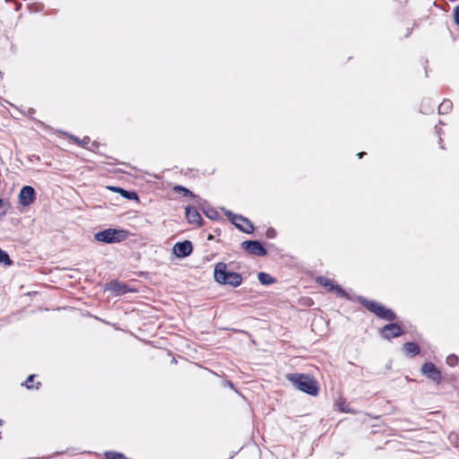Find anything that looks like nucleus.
Returning <instances> with one entry per match:
<instances>
[{
    "label": "nucleus",
    "instance_id": "5",
    "mask_svg": "<svg viewBox=\"0 0 459 459\" xmlns=\"http://www.w3.org/2000/svg\"><path fill=\"white\" fill-rule=\"evenodd\" d=\"M221 210L229 221L240 231L247 234H252L254 232V225L249 219L240 214H235L225 208H221Z\"/></svg>",
    "mask_w": 459,
    "mask_h": 459
},
{
    "label": "nucleus",
    "instance_id": "30",
    "mask_svg": "<svg viewBox=\"0 0 459 459\" xmlns=\"http://www.w3.org/2000/svg\"><path fill=\"white\" fill-rule=\"evenodd\" d=\"M213 232H214L215 234H217L218 236H220V235H221V229H219V228H215V229L213 230Z\"/></svg>",
    "mask_w": 459,
    "mask_h": 459
},
{
    "label": "nucleus",
    "instance_id": "27",
    "mask_svg": "<svg viewBox=\"0 0 459 459\" xmlns=\"http://www.w3.org/2000/svg\"><path fill=\"white\" fill-rule=\"evenodd\" d=\"M265 235L268 238H273L276 236V231L274 229L270 228L266 230Z\"/></svg>",
    "mask_w": 459,
    "mask_h": 459
},
{
    "label": "nucleus",
    "instance_id": "20",
    "mask_svg": "<svg viewBox=\"0 0 459 459\" xmlns=\"http://www.w3.org/2000/svg\"><path fill=\"white\" fill-rule=\"evenodd\" d=\"M13 264V260L10 258L9 255L6 251L3 250L0 247V264L4 265H12Z\"/></svg>",
    "mask_w": 459,
    "mask_h": 459
},
{
    "label": "nucleus",
    "instance_id": "32",
    "mask_svg": "<svg viewBox=\"0 0 459 459\" xmlns=\"http://www.w3.org/2000/svg\"><path fill=\"white\" fill-rule=\"evenodd\" d=\"M214 238H214V236H213L212 234H209V235L207 236V240H214Z\"/></svg>",
    "mask_w": 459,
    "mask_h": 459
},
{
    "label": "nucleus",
    "instance_id": "16",
    "mask_svg": "<svg viewBox=\"0 0 459 459\" xmlns=\"http://www.w3.org/2000/svg\"><path fill=\"white\" fill-rule=\"evenodd\" d=\"M453 108V102L445 99L438 106V114L445 115L449 113Z\"/></svg>",
    "mask_w": 459,
    "mask_h": 459
},
{
    "label": "nucleus",
    "instance_id": "33",
    "mask_svg": "<svg viewBox=\"0 0 459 459\" xmlns=\"http://www.w3.org/2000/svg\"><path fill=\"white\" fill-rule=\"evenodd\" d=\"M34 113H35V109H34V108H30L29 109V114H30V115H31V114H34Z\"/></svg>",
    "mask_w": 459,
    "mask_h": 459
},
{
    "label": "nucleus",
    "instance_id": "23",
    "mask_svg": "<svg viewBox=\"0 0 459 459\" xmlns=\"http://www.w3.org/2000/svg\"><path fill=\"white\" fill-rule=\"evenodd\" d=\"M10 208V204L8 202H4V200L0 197V216L5 215Z\"/></svg>",
    "mask_w": 459,
    "mask_h": 459
},
{
    "label": "nucleus",
    "instance_id": "12",
    "mask_svg": "<svg viewBox=\"0 0 459 459\" xmlns=\"http://www.w3.org/2000/svg\"><path fill=\"white\" fill-rule=\"evenodd\" d=\"M199 208L207 218H209L212 221L222 220L220 213L213 207H211L207 204V202H204L203 204H200Z\"/></svg>",
    "mask_w": 459,
    "mask_h": 459
},
{
    "label": "nucleus",
    "instance_id": "9",
    "mask_svg": "<svg viewBox=\"0 0 459 459\" xmlns=\"http://www.w3.org/2000/svg\"><path fill=\"white\" fill-rule=\"evenodd\" d=\"M106 290H110L116 296L124 295L127 292H134L135 290L130 288L126 283L113 280L107 283Z\"/></svg>",
    "mask_w": 459,
    "mask_h": 459
},
{
    "label": "nucleus",
    "instance_id": "17",
    "mask_svg": "<svg viewBox=\"0 0 459 459\" xmlns=\"http://www.w3.org/2000/svg\"><path fill=\"white\" fill-rule=\"evenodd\" d=\"M120 195L127 200L140 202L138 194L134 190H126L123 188L121 190Z\"/></svg>",
    "mask_w": 459,
    "mask_h": 459
},
{
    "label": "nucleus",
    "instance_id": "3",
    "mask_svg": "<svg viewBox=\"0 0 459 459\" xmlns=\"http://www.w3.org/2000/svg\"><path fill=\"white\" fill-rule=\"evenodd\" d=\"M213 278L217 283L233 288L240 286L243 282L241 274L229 271L227 264L223 262H219L214 265Z\"/></svg>",
    "mask_w": 459,
    "mask_h": 459
},
{
    "label": "nucleus",
    "instance_id": "34",
    "mask_svg": "<svg viewBox=\"0 0 459 459\" xmlns=\"http://www.w3.org/2000/svg\"><path fill=\"white\" fill-rule=\"evenodd\" d=\"M92 146L95 147V148H98L99 147V143L93 142L92 143Z\"/></svg>",
    "mask_w": 459,
    "mask_h": 459
},
{
    "label": "nucleus",
    "instance_id": "35",
    "mask_svg": "<svg viewBox=\"0 0 459 459\" xmlns=\"http://www.w3.org/2000/svg\"><path fill=\"white\" fill-rule=\"evenodd\" d=\"M436 130H437V133L438 134H440L441 130H438V129H437V126H436Z\"/></svg>",
    "mask_w": 459,
    "mask_h": 459
},
{
    "label": "nucleus",
    "instance_id": "7",
    "mask_svg": "<svg viewBox=\"0 0 459 459\" xmlns=\"http://www.w3.org/2000/svg\"><path fill=\"white\" fill-rule=\"evenodd\" d=\"M422 375L436 384H440L442 381L441 371L436 367L433 362H425L420 368Z\"/></svg>",
    "mask_w": 459,
    "mask_h": 459
},
{
    "label": "nucleus",
    "instance_id": "14",
    "mask_svg": "<svg viewBox=\"0 0 459 459\" xmlns=\"http://www.w3.org/2000/svg\"><path fill=\"white\" fill-rule=\"evenodd\" d=\"M258 281L262 285H271L276 282V279L271 276L269 273L264 272H260L257 275Z\"/></svg>",
    "mask_w": 459,
    "mask_h": 459
},
{
    "label": "nucleus",
    "instance_id": "19",
    "mask_svg": "<svg viewBox=\"0 0 459 459\" xmlns=\"http://www.w3.org/2000/svg\"><path fill=\"white\" fill-rule=\"evenodd\" d=\"M69 138L73 140L75 143H77L79 146L87 148V145L90 143L91 139L89 136H84L82 139H80L79 137L75 135H69Z\"/></svg>",
    "mask_w": 459,
    "mask_h": 459
},
{
    "label": "nucleus",
    "instance_id": "37",
    "mask_svg": "<svg viewBox=\"0 0 459 459\" xmlns=\"http://www.w3.org/2000/svg\"><path fill=\"white\" fill-rule=\"evenodd\" d=\"M443 140L441 137H439V143H442Z\"/></svg>",
    "mask_w": 459,
    "mask_h": 459
},
{
    "label": "nucleus",
    "instance_id": "1",
    "mask_svg": "<svg viewBox=\"0 0 459 459\" xmlns=\"http://www.w3.org/2000/svg\"><path fill=\"white\" fill-rule=\"evenodd\" d=\"M357 299L360 305L378 318L391 322L379 329L380 336L383 339L390 341L404 333L402 325L394 322L397 318V316L391 308L385 307L376 300L368 299L363 296H359Z\"/></svg>",
    "mask_w": 459,
    "mask_h": 459
},
{
    "label": "nucleus",
    "instance_id": "36",
    "mask_svg": "<svg viewBox=\"0 0 459 459\" xmlns=\"http://www.w3.org/2000/svg\"><path fill=\"white\" fill-rule=\"evenodd\" d=\"M3 424H4V420H0V426H2Z\"/></svg>",
    "mask_w": 459,
    "mask_h": 459
},
{
    "label": "nucleus",
    "instance_id": "26",
    "mask_svg": "<svg viewBox=\"0 0 459 459\" xmlns=\"http://www.w3.org/2000/svg\"><path fill=\"white\" fill-rule=\"evenodd\" d=\"M454 21L459 26V5L454 9Z\"/></svg>",
    "mask_w": 459,
    "mask_h": 459
},
{
    "label": "nucleus",
    "instance_id": "29",
    "mask_svg": "<svg viewBox=\"0 0 459 459\" xmlns=\"http://www.w3.org/2000/svg\"><path fill=\"white\" fill-rule=\"evenodd\" d=\"M225 385L232 389H234V384L230 380H227Z\"/></svg>",
    "mask_w": 459,
    "mask_h": 459
},
{
    "label": "nucleus",
    "instance_id": "21",
    "mask_svg": "<svg viewBox=\"0 0 459 459\" xmlns=\"http://www.w3.org/2000/svg\"><path fill=\"white\" fill-rule=\"evenodd\" d=\"M35 377H36V375H34V374L30 375L27 377V379L25 380V382L22 384V385H25L27 389H33V388L39 389L41 386V383L40 382H38L36 384V385H32Z\"/></svg>",
    "mask_w": 459,
    "mask_h": 459
},
{
    "label": "nucleus",
    "instance_id": "31",
    "mask_svg": "<svg viewBox=\"0 0 459 459\" xmlns=\"http://www.w3.org/2000/svg\"><path fill=\"white\" fill-rule=\"evenodd\" d=\"M359 159H361L364 155H366L365 152H359L358 154Z\"/></svg>",
    "mask_w": 459,
    "mask_h": 459
},
{
    "label": "nucleus",
    "instance_id": "6",
    "mask_svg": "<svg viewBox=\"0 0 459 459\" xmlns=\"http://www.w3.org/2000/svg\"><path fill=\"white\" fill-rule=\"evenodd\" d=\"M241 248L248 255L256 256H264L267 250L259 240H245L240 244Z\"/></svg>",
    "mask_w": 459,
    "mask_h": 459
},
{
    "label": "nucleus",
    "instance_id": "38",
    "mask_svg": "<svg viewBox=\"0 0 459 459\" xmlns=\"http://www.w3.org/2000/svg\"><path fill=\"white\" fill-rule=\"evenodd\" d=\"M449 439L451 440V442H454L452 439V435H450Z\"/></svg>",
    "mask_w": 459,
    "mask_h": 459
},
{
    "label": "nucleus",
    "instance_id": "8",
    "mask_svg": "<svg viewBox=\"0 0 459 459\" xmlns=\"http://www.w3.org/2000/svg\"><path fill=\"white\" fill-rule=\"evenodd\" d=\"M36 200V191L30 186H24L19 193V204L22 206H29Z\"/></svg>",
    "mask_w": 459,
    "mask_h": 459
},
{
    "label": "nucleus",
    "instance_id": "18",
    "mask_svg": "<svg viewBox=\"0 0 459 459\" xmlns=\"http://www.w3.org/2000/svg\"><path fill=\"white\" fill-rule=\"evenodd\" d=\"M173 191L178 194H182L184 196L195 197V195L192 191L181 185H176L173 187Z\"/></svg>",
    "mask_w": 459,
    "mask_h": 459
},
{
    "label": "nucleus",
    "instance_id": "11",
    "mask_svg": "<svg viewBox=\"0 0 459 459\" xmlns=\"http://www.w3.org/2000/svg\"><path fill=\"white\" fill-rule=\"evenodd\" d=\"M186 219L189 224H195L196 227H202L204 220L195 206L188 205L186 207Z\"/></svg>",
    "mask_w": 459,
    "mask_h": 459
},
{
    "label": "nucleus",
    "instance_id": "2",
    "mask_svg": "<svg viewBox=\"0 0 459 459\" xmlns=\"http://www.w3.org/2000/svg\"><path fill=\"white\" fill-rule=\"evenodd\" d=\"M286 378L301 392L316 396L319 393V385L316 379L307 374L290 373Z\"/></svg>",
    "mask_w": 459,
    "mask_h": 459
},
{
    "label": "nucleus",
    "instance_id": "10",
    "mask_svg": "<svg viewBox=\"0 0 459 459\" xmlns=\"http://www.w3.org/2000/svg\"><path fill=\"white\" fill-rule=\"evenodd\" d=\"M193 244L190 240L178 242L173 247V252L178 257H187L193 253Z\"/></svg>",
    "mask_w": 459,
    "mask_h": 459
},
{
    "label": "nucleus",
    "instance_id": "28",
    "mask_svg": "<svg viewBox=\"0 0 459 459\" xmlns=\"http://www.w3.org/2000/svg\"><path fill=\"white\" fill-rule=\"evenodd\" d=\"M108 188L110 191H112L114 193H117V194H119V195L121 193V190L123 189V187H121V186H108Z\"/></svg>",
    "mask_w": 459,
    "mask_h": 459
},
{
    "label": "nucleus",
    "instance_id": "13",
    "mask_svg": "<svg viewBox=\"0 0 459 459\" xmlns=\"http://www.w3.org/2000/svg\"><path fill=\"white\" fill-rule=\"evenodd\" d=\"M403 350L406 355H408L411 358L419 355L420 352V345L414 342H405L403 346Z\"/></svg>",
    "mask_w": 459,
    "mask_h": 459
},
{
    "label": "nucleus",
    "instance_id": "15",
    "mask_svg": "<svg viewBox=\"0 0 459 459\" xmlns=\"http://www.w3.org/2000/svg\"><path fill=\"white\" fill-rule=\"evenodd\" d=\"M316 282L318 284H320L321 286L326 288L328 290V291H330V292L333 291V288L335 286V283L333 282V280H331V279H329L327 277H325V276H319L316 279Z\"/></svg>",
    "mask_w": 459,
    "mask_h": 459
},
{
    "label": "nucleus",
    "instance_id": "4",
    "mask_svg": "<svg viewBox=\"0 0 459 459\" xmlns=\"http://www.w3.org/2000/svg\"><path fill=\"white\" fill-rule=\"evenodd\" d=\"M129 231L124 229H106L94 234L95 240L105 244L120 243L129 237Z\"/></svg>",
    "mask_w": 459,
    "mask_h": 459
},
{
    "label": "nucleus",
    "instance_id": "25",
    "mask_svg": "<svg viewBox=\"0 0 459 459\" xmlns=\"http://www.w3.org/2000/svg\"><path fill=\"white\" fill-rule=\"evenodd\" d=\"M337 405L339 407V410L342 412H353L352 410H351L348 406L345 405V402H338Z\"/></svg>",
    "mask_w": 459,
    "mask_h": 459
},
{
    "label": "nucleus",
    "instance_id": "22",
    "mask_svg": "<svg viewBox=\"0 0 459 459\" xmlns=\"http://www.w3.org/2000/svg\"><path fill=\"white\" fill-rule=\"evenodd\" d=\"M333 291H335L338 296L350 299L349 294L340 285L335 284Z\"/></svg>",
    "mask_w": 459,
    "mask_h": 459
},
{
    "label": "nucleus",
    "instance_id": "24",
    "mask_svg": "<svg viewBox=\"0 0 459 459\" xmlns=\"http://www.w3.org/2000/svg\"><path fill=\"white\" fill-rule=\"evenodd\" d=\"M459 359L455 354H450L446 358V363L450 367H455L458 364Z\"/></svg>",
    "mask_w": 459,
    "mask_h": 459
}]
</instances>
